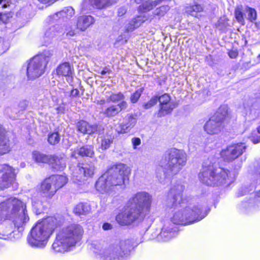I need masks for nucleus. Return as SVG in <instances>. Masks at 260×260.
I'll list each match as a JSON object with an SVG mask.
<instances>
[{
  "instance_id": "obj_37",
  "label": "nucleus",
  "mask_w": 260,
  "mask_h": 260,
  "mask_svg": "<svg viewBox=\"0 0 260 260\" xmlns=\"http://www.w3.org/2000/svg\"><path fill=\"white\" fill-rule=\"evenodd\" d=\"M113 142V137L111 135H106L103 137H101L99 142L101 143V148L105 150L110 147Z\"/></svg>"
},
{
  "instance_id": "obj_52",
  "label": "nucleus",
  "mask_w": 260,
  "mask_h": 260,
  "mask_svg": "<svg viewBox=\"0 0 260 260\" xmlns=\"http://www.w3.org/2000/svg\"><path fill=\"white\" fill-rule=\"evenodd\" d=\"M126 9L124 8H120L118 11V15L121 16L126 13Z\"/></svg>"
},
{
  "instance_id": "obj_1",
  "label": "nucleus",
  "mask_w": 260,
  "mask_h": 260,
  "mask_svg": "<svg viewBox=\"0 0 260 260\" xmlns=\"http://www.w3.org/2000/svg\"><path fill=\"white\" fill-rule=\"evenodd\" d=\"M29 220L26 205L15 198L0 204V238L12 240L14 228L22 227Z\"/></svg>"
},
{
  "instance_id": "obj_5",
  "label": "nucleus",
  "mask_w": 260,
  "mask_h": 260,
  "mask_svg": "<svg viewBox=\"0 0 260 260\" xmlns=\"http://www.w3.org/2000/svg\"><path fill=\"white\" fill-rule=\"evenodd\" d=\"M58 225L57 219L54 217L38 221L32 227L27 236L28 245L34 248H44Z\"/></svg>"
},
{
  "instance_id": "obj_54",
  "label": "nucleus",
  "mask_w": 260,
  "mask_h": 260,
  "mask_svg": "<svg viewBox=\"0 0 260 260\" xmlns=\"http://www.w3.org/2000/svg\"><path fill=\"white\" fill-rule=\"evenodd\" d=\"M10 1L11 0H0V4H2V3H4L3 7H7V5H9V3H10Z\"/></svg>"
},
{
  "instance_id": "obj_17",
  "label": "nucleus",
  "mask_w": 260,
  "mask_h": 260,
  "mask_svg": "<svg viewBox=\"0 0 260 260\" xmlns=\"http://www.w3.org/2000/svg\"><path fill=\"white\" fill-rule=\"evenodd\" d=\"M40 190L43 196L49 199L51 198L57 191L56 187L54 186L49 177L42 182L40 187Z\"/></svg>"
},
{
  "instance_id": "obj_61",
  "label": "nucleus",
  "mask_w": 260,
  "mask_h": 260,
  "mask_svg": "<svg viewBox=\"0 0 260 260\" xmlns=\"http://www.w3.org/2000/svg\"><path fill=\"white\" fill-rule=\"evenodd\" d=\"M104 103H105V100H101V102H100V104H103Z\"/></svg>"
},
{
  "instance_id": "obj_48",
  "label": "nucleus",
  "mask_w": 260,
  "mask_h": 260,
  "mask_svg": "<svg viewBox=\"0 0 260 260\" xmlns=\"http://www.w3.org/2000/svg\"><path fill=\"white\" fill-rule=\"evenodd\" d=\"M229 56L231 58H235L238 55V52L237 50H231L228 52Z\"/></svg>"
},
{
  "instance_id": "obj_44",
  "label": "nucleus",
  "mask_w": 260,
  "mask_h": 260,
  "mask_svg": "<svg viewBox=\"0 0 260 260\" xmlns=\"http://www.w3.org/2000/svg\"><path fill=\"white\" fill-rule=\"evenodd\" d=\"M158 101V97L154 96L152 97L149 101L144 105V108L146 109H148L155 105Z\"/></svg>"
},
{
  "instance_id": "obj_51",
  "label": "nucleus",
  "mask_w": 260,
  "mask_h": 260,
  "mask_svg": "<svg viewBox=\"0 0 260 260\" xmlns=\"http://www.w3.org/2000/svg\"><path fill=\"white\" fill-rule=\"evenodd\" d=\"M79 94V91L77 89H74L72 90L71 92V96L73 97H76L78 96Z\"/></svg>"
},
{
  "instance_id": "obj_4",
  "label": "nucleus",
  "mask_w": 260,
  "mask_h": 260,
  "mask_svg": "<svg viewBox=\"0 0 260 260\" xmlns=\"http://www.w3.org/2000/svg\"><path fill=\"white\" fill-rule=\"evenodd\" d=\"M83 234V228L79 224L70 223L64 225L57 234L52 245V250L56 253L70 251L80 241Z\"/></svg>"
},
{
  "instance_id": "obj_59",
  "label": "nucleus",
  "mask_w": 260,
  "mask_h": 260,
  "mask_svg": "<svg viewBox=\"0 0 260 260\" xmlns=\"http://www.w3.org/2000/svg\"><path fill=\"white\" fill-rule=\"evenodd\" d=\"M143 0H135V2L138 4L140 3Z\"/></svg>"
},
{
  "instance_id": "obj_6",
  "label": "nucleus",
  "mask_w": 260,
  "mask_h": 260,
  "mask_svg": "<svg viewBox=\"0 0 260 260\" xmlns=\"http://www.w3.org/2000/svg\"><path fill=\"white\" fill-rule=\"evenodd\" d=\"M186 161V154L183 150L171 149L166 152L165 158L160 160L157 171L162 170L165 176L176 174L185 165Z\"/></svg>"
},
{
  "instance_id": "obj_21",
  "label": "nucleus",
  "mask_w": 260,
  "mask_h": 260,
  "mask_svg": "<svg viewBox=\"0 0 260 260\" xmlns=\"http://www.w3.org/2000/svg\"><path fill=\"white\" fill-rule=\"evenodd\" d=\"M116 0H84L83 7H88L90 5L97 9H104L115 3Z\"/></svg>"
},
{
  "instance_id": "obj_46",
  "label": "nucleus",
  "mask_w": 260,
  "mask_h": 260,
  "mask_svg": "<svg viewBox=\"0 0 260 260\" xmlns=\"http://www.w3.org/2000/svg\"><path fill=\"white\" fill-rule=\"evenodd\" d=\"M132 143L133 144V147L134 149H136L137 146L140 145L141 143V141L140 138L134 137L132 139Z\"/></svg>"
},
{
  "instance_id": "obj_34",
  "label": "nucleus",
  "mask_w": 260,
  "mask_h": 260,
  "mask_svg": "<svg viewBox=\"0 0 260 260\" xmlns=\"http://www.w3.org/2000/svg\"><path fill=\"white\" fill-rule=\"evenodd\" d=\"M170 7L168 5H164L156 8L153 12V15H150L153 20H159L169 11Z\"/></svg>"
},
{
  "instance_id": "obj_50",
  "label": "nucleus",
  "mask_w": 260,
  "mask_h": 260,
  "mask_svg": "<svg viewBox=\"0 0 260 260\" xmlns=\"http://www.w3.org/2000/svg\"><path fill=\"white\" fill-rule=\"evenodd\" d=\"M57 114H62L64 112V107L63 106H59L55 108Z\"/></svg>"
},
{
  "instance_id": "obj_56",
  "label": "nucleus",
  "mask_w": 260,
  "mask_h": 260,
  "mask_svg": "<svg viewBox=\"0 0 260 260\" xmlns=\"http://www.w3.org/2000/svg\"><path fill=\"white\" fill-rule=\"evenodd\" d=\"M74 177H76L77 178V180L79 181H81L82 180H83V179L82 178V176H78L74 175Z\"/></svg>"
},
{
  "instance_id": "obj_41",
  "label": "nucleus",
  "mask_w": 260,
  "mask_h": 260,
  "mask_svg": "<svg viewBox=\"0 0 260 260\" xmlns=\"http://www.w3.org/2000/svg\"><path fill=\"white\" fill-rule=\"evenodd\" d=\"M143 91V89L142 88H140L136 90V91L133 93L131 96L130 100L131 102L133 103H136L141 95Z\"/></svg>"
},
{
  "instance_id": "obj_53",
  "label": "nucleus",
  "mask_w": 260,
  "mask_h": 260,
  "mask_svg": "<svg viewBox=\"0 0 260 260\" xmlns=\"http://www.w3.org/2000/svg\"><path fill=\"white\" fill-rule=\"evenodd\" d=\"M111 228H112V225L108 223H105L103 225V229L104 230H110V229H111Z\"/></svg>"
},
{
  "instance_id": "obj_18",
  "label": "nucleus",
  "mask_w": 260,
  "mask_h": 260,
  "mask_svg": "<svg viewBox=\"0 0 260 260\" xmlns=\"http://www.w3.org/2000/svg\"><path fill=\"white\" fill-rule=\"evenodd\" d=\"M176 235L177 228L171 224H168L164 225L157 238L164 241H168Z\"/></svg>"
},
{
  "instance_id": "obj_7",
  "label": "nucleus",
  "mask_w": 260,
  "mask_h": 260,
  "mask_svg": "<svg viewBox=\"0 0 260 260\" xmlns=\"http://www.w3.org/2000/svg\"><path fill=\"white\" fill-rule=\"evenodd\" d=\"M200 180L207 185L215 186L230 183L232 180L229 171L222 168L203 165L199 174Z\"/></svg>"
},
{
  "instance_id": "obj_57",
  "label": "nucleus",
  "mask_w": 260,
  "mask_h": 260,
  "mask_svg": "<svg viewBox=\"0 0 260 260\" xmlns=\"http://www.w3.org/2000/svg\"><path fill=\"white\" fill-rule=\"evenodd\" d=\"M255 25L258 28H260V22L259 23H255Z\"/></svg>"
},
{
  "instance_id": "obj_40",
  "label": "nucleus",
  "mask_w": 260,
  "mask_h": 260,
  "mask_svg": "<svg viewBox=\"0 0 260 260\" xmlns=\"http://www.w3.org/2000/svg\"><path fill=\"white\" fill-rule=\"evenodd\" d=\"M246 11L248 20L252 22L256 19L257 14L254 9L247 7Z\"/></svg>"
},
{
  "instance_id": "obj_20",
  "label": "nucleus",
  "mask_w": 260,
  "mask_h": 260,
  "mask_svg": "<svg viewBox=\"0 0 260 260\" xmlns=\"http://www.w3.org/2000/svg\"><path fill=\"white\" fill-rule=\"evenodd\" d=\"M136 121V118L134 116L128 114L124 118L123 122L116 129L118 133H125L135 125Z\"/></svg>"
},
{
  "instance_id": "obj_32",
  "label": "nucleus",
  "mask_w": 260,
  "mask_h": 260,
  "mask_svg": "<svg viewBox=\"0 0 260 260\" xmlns=\"http://www.w3.org/2000/svg\"><path fill=\"white\" fill-rule=\"evenodd\" d=\"M160 4V0H155L154 1H146L139 7V11L144 14L152 10L154 7Z\"/></svg>"
},
{
  "instance_id": "obj_60",
  "label": "nucleus",
  "mask_w": 260,
  "mask_h": 260,
  "mask_svg": "<svg viewBox=\"0 0 260 260\" xmlns=\"http://www.w3.org/2000/svg\"><path fill=\"white\" fill-rule=\"evenodd\" d=\"M257 59L259 61H260V54L257 56Z\"/></svg>"
},
{
  "instance_id": "obj_28",
  "label": "nucleus",
  "mask_w": 260,
  "mask_h": 260,
  "mask_svg": "<svg viewBox=\"0 0 260 260\" xmlns=\"http://www.w3.org/2000/svg\"><path fill=\"white\" fill-rule=\"evenodd\" d=\"M153 18L149 14H142L133 18L132 20V25L133 29L137 28L141 26L144 22L146 21L151 22Z\"/></svg>"
},
{
  "instance_id": "obj_8",
  "label": "nucleus",
  "mask_w": 260,
  "mask_h": 260,
  "mask_svg": "<svg viewBox=\"0 0 260 260\" xmlns=\"http://www.w3.org/2000/svg\"><path fill=\"white\" fill-rule=\"evenodd\" d=\"M131 248V241L126 240L104 249L99 245L94 251L102 260H123L129 255Z\"/></svg>"
},
{
  "instance_id": "obj_25",
  "label": "nucleus",
  "mask_w": 260,
  "mask_h": 260,
  "mask_svg": "<svg viewBox=\"0 0 260 260\" xmlns=\"http://www.w3.org/2000/svg\"><path fill=\"white\" fill-rule=\"evenodd\" d=\"M5 129L0 125V155L10 151L9 140L6 136Z\"/></svg>"
},
{
  "instance_id": "obj_14",
  "label": "nucleus",
  "mask_w": 260,
  "mask_h": 260,
  "mask_svg": "<svg viewBox=\"0 0 260 260\" xmlns=\"http://www.w3.org/2000/svg\"><path fill=\"white\" fill-rule=\"evenodd\" d=\"M15 179L14 170L11 167L5 164L0 165V189L9 187Z\"/></svg>"
},
{
  "instance_id": "obj_36",
  "label": "nucleus",
  "mask_w": 260,
  "mask_h": 260,
  "mask_svg": "<svg viewBox=\"0 0 260 260\" xmlns=\"http://www.w3.org/2000/svg\"><path fill=\"white\" fill-rule=\"evenodd\" d=\"M106 99L107 102L117 103L121 101H123L124 96L121 92L116 93L108 92L106 94Z\"/></svg>"
},
{
  "instance_id": "obj_35",
  "label": "nucleus",
  "mask_w": 260,
  "mask_h": 260,
  "mask_svg": "<svg viewBox=\"0 0 260 260\" xmlns=\"http://www.w3.org/2000/svg\"><path fill=\"white\" fill-rule=\"evenodd\" d=\"M90 207L87 203H80L76 206L74 212L78 215L86 214L90 212Z\"/></svg>"
},
{
  "instance_id": "obj_16",
  "label": "nucleus",
  "mask_w": 260,
  "mask_h": 260,
  "mask_svg": "<svg viewBox=\"0 0 260 260\" xmlns=\"http://www.w3.org/2000/svg\"><path fill=\"white\" fill-rule=\"evenodd\" d=\"M160 104V109L158 112L159 116H162L172 112L175 108L174 103L171 102L170 96L167 93L158 97Z\"/></svg>"
},
{
  "instance_id": "obj_12",
  "label": "nucleus",
  "mask_w": 260,
  "mask_h": 260,
  "mask_svg": "<svg viewBox=\"0 0 260 260\" xmlns=\"http://www.w3.org/2000/svg\"><path fill=\"white\" fill-rule=\"evenodd\" d=\"M128 203L147 215L151 208L152 197L147 192L139 191L133 194Z\"/></svg>"
},
{
  "instance_id": "obj_13",
  "label": "nucleus",
  "mask_w": 260,
  "mask_h": 260,
  "mask_svg": "<svg viewBox=\"0 0 260 260\" xmlns=\"http://www.w3.org/2000/svg\"><path fill=\"white\" fill-rule=\"evenodd\" d=\"M245 149L246 146L242 143L232 145L222 150L220 155L225 161H232L242 155Z\"/></svg>"
},
{
  "instance_id": "obj_47",
  "label": "nucleus",
  "mask_w": 260,
  "mask_h": 260,
  "mask_svg": "<svg viewBox=\"0 0 260 260\" xmlns=\"http://www.w3.org/2000/svg\"><path fill=\"white\" fill-rule=\"evenodd\" d=\"M218 24H219V26L221 24H222V26H221V27H220L221 29H222L223 28H225L227 26L229 25V24L228 23V20H226V18H224V17L221 18L218 21Z\"/></svg>"
},
{
  "instance_id": "obj_26",
  "label": "nucleus",
  "mask_w": 260,
  "mask_h": 260,
  "mask_svg": "<svg viewBox=\"0 0 260 260\" xmlns=\"http://www.w3.org/2000/svg\"><path fill=\"white\" fill-rule=\"evenodd\" d=\"M66 158L63 157L52 156L50 161L51 167L56 171H62L66 167Z\"/></svg>"
},
{
  "instance_id": "obj_58",
  "label": "nucleus",
  "mask_w": 260,
  "mask_h": 260,
  "mask_svg": "<svg viewBox=\"0 0 260 260\" xmlns=\"http://www.w3.org/2000/svg\"><path fill=\"white\" fill-rule=\"evenodd\" d=\"M255 196H256L258 197H260V190L256 193Z\"/></svg>"
},
{
  "instance_id": "obj_24",
  "label": "nucleus",
  "mask_w": 260,
  "mask_h": 260,
  "mask_svg": "<svg viewBox=\"0 0 260 260\" xmlns=\"http://www.w3.org/2000/svg\"><path fill=\"white\" fill-rule=\"evenodd\" d=\"M94 154L93 148L91 146H86L74 150L71 154L72 157L77 158L80 156L92 157Z\"/></svg>"
},
{
  "instance_id": "obj_22",
  "label": "nucleus",
  "mask_w": 260,
  "mask_h": 260,
  "mask_svg": "<svg viewBox=\"0 0 260 260\" xmlns=\"http://www.w3.org/2000/svg\"><path fill=\"white\" fill-rule=\"evenodd\" d=\"M94 22V18L90 16H81L78 18L76 28L84 31Z\"/></svg>"
},
{
  "instance_id": "obj_45",
  "label": "nucleus",
  "mask_w": 260,
  "mask_h": 260,
  "mask_svg": "<svg viewBox=\"0 0 260 260\" xmlns=\"http://www.w3.org/2000/svg\"><path fill=\"white\" fill-rule=\"evenodd\" d=\"M66 31L67 36H69L70 37H73L76 34L75 27L73 28L69 26H68L66 28Z\"/></svg>"
},
{
  "instance_id": "obj_27",
  "label": "nucleus",
  "mask_w": 260,
  "mask_h": 260,
  "mask_svg": "<svg viewBox=\"0 0 260 260\" xmlns=\"http://www.w3.org/2000/svg\"><path fill=\"white\" fill-rule=\"evenodd\" d=\"M203 11V7L197 3L189 4L185 7L186 13L197 18L201 16L200 13L202 12Z\"/></svg>"
},
{
  "instance_id": "obj_43",
  "label": "nucleus",
  "mask_w": 260,
  "mask_h": 260,
  "mask_svg": "<svg viewBox=\"0 0 260 260\" xmlns=\"http://www.w3.org/2000/svg\"><path fill=\"white\" fill-rule=\"evenodd\" d=\"M235 15L237 20L242 25H244L245 23L243 15L239 9H236L235 10Z\"/></svg>"
},
{
  "instance_id": "obj_3",
  "label": "nucleus",
  "mask_w": 260,
  "mask_h": 260,
  "mask_svg": "<svg viewBox=\"0 0 260 260\" xmlns=\"http://www.w3.org/2000/svg\"><path fill=\"white\" fill-rule=\"evenodd\" d=\"M131 169L127 165L119 164L108 169L98 180L95 188L99 192L111 194L117 185L128 182Z\"/></svg>"
},
{
  "instance_id": "obj_38",
  "label": "nucleus",
  "mask_w": 260,
  "mask_h": 260,
  "mask_svg": "<svg viewBox=\"0 0 260 260\" xmlns=\"http://www.w3.org/2000/svg\"><path fill=\"white\" fill-rule=\"evenodd\" d=\"M75 14L74 9L71 7H68L63 9L61 11L56 14L57 16L62 17L67 19H70Z\"/></svg>"
},
{
  "instance_id": "obj_55",
  "label": "nucleus",
  "mask_w": 260,
  "mask_h": 260,
  "mask_svg": "<svg viewBox=\"0 0 260 260\" xmlns=\"http://www.w3.org/2000/svg\"><path fill=\"white\" fill-rule=\"evenodd\" d=\"M110 70L107 68L104 69L101 73V75H104L107 73H109Z\"/></svg>"
},
{
  "instance_id": "obj_23",
  "label": "nucleus",
  "mask_w": 260,
  "mask_h": 260,
  "mask_svg": "<svg viewBox=\"0 0 260 260\" xmlns=\"http://www.w3.org/2000/svg\"><path fill=\"white\" fill-rule=\"evenodd\" d=\"M127 104L125 101H121L117 105H112L108 107L104 112L108 117H113L118 114L121 111L125 110Z\"/></svg>"
},
{
  "instance_id": "obj_49",
  "label": "nucleus",
  "mask_w": 260,
  "mask_h": 260,
  "mask_svg": "<svg viewBox=\"0 0 260 260\" xmlns=\"http://www.w3.org/2000/svg\"><path fill=\"white\" fill-rule=\"evenodd\" d=\"M32 206L35 208H37L38 209H40V207L42 205V202H40V201H38L37 202L36 200H35V198H33L32 199Z\"/></svg>"
},
{
  "instance_id": "obj_42",
  "label": "nucleus",
  "mask_w": 260,
  "mask_h": 260,
  "mask_svg": "<svg viewBox=\"0 0 260 260\" xmlns=\"http://www.w3.org/2000/svg\"><path fill=\"white\" fill-rule=\"evenodd\" d=\"M250 139L254 144H256L260 142V134L257 129L253 130L250 137Z\"/></svg>"
},
{
  "instance_id": "obj_2",
  "label": "nucleus",
  "mask_w": 260,
  "mask_h": 260,
  "mask_svg": "<svg viewBox=\"0 0 260 260\" xmlns=\"http://www.w3.org/2000/svg\"><path fill=\"white\" fill-rule=\"evenodd\" d=\"M184 190V186L177 184L172 187L168 193L169 202L175 206V211L171 218L174 224H191L200 221L206 215L202 213L201 207L185 202L183 199Z\"/></svg>"
},
{
  "instance_id": "obj_19",
  "label": "nucleus",
  "mask_w": 260,
  "mask_h": 260,
  "mask_svg": "<svg viewBox=\"0 0 260 260\" xmlns=\"http://www.w3.org/2000/svg\"><path fill=\"white\" fill-rule=\"evenodd\" d=\"M78 131L83 134H91L94 133H100L103 130L101 125L89 124L85 121H81L78 123Z\"/></svg>"
},
{
  "instance_id": "obj_33",
  "label": "nucleus",
  "mask_w": 260,
  "mask_h": 260,
  "mask_svg": "<svg viewBox=\"0 0 260 260\" xmlns=\"http://www.w3.org/2000/svg\"><path fill=\"white\" fill-rule=\"evenodd\" d=\"M78 168L80 173L84 177H90L94 174V166L92 164H84L79 166Z\"/></svg>"
},
{
  "instance_id": "obj_10",
  "label": "nucleus",
  "mask_w": 260,
  "mask_h": 260,
  "mask_svg": "<svg viewBox=\"0 0 260 260\" xmlns=\"http://www.w3.org/2000/svg\"><path fill=\"white\" fill-rule=\"evenodd\" d=\"M52 54L51 51H45L29 60L26 67L27 75L29 79L38 78L44 73L45 68Z\"/></svg>"
},
{
  "instance_id": "obj_62",
  "label": "nucleus",
  "mask_w": 260,
  "mask_h": 260,
  "mask_svg": "<svg viewBox=\"0 0 260 260\" xmlns=\"http://www.w3.org/2000/svg\"><path fill=\"white\" fill-rule=\"evenodd\" d=\"M257 129L259 132V133L260 134V125L257 128Z\"/></svg>"
},
{
  "instance_id": "obj_30",
  "label": "nucleus",
  "mask_w": 260,
  "mask_h": 260,
  "mask_svg": "<svg viewBox=\"0 0 260 260\" xmlns=\"http://www.w3.org/2000/svg\"><path fill=\"white\" fill-rule=\"evenodd\" d=\"M49 178L56 187V191L66 185L68 181V179L65 175H52Z\"/></svg>"
},
{
  "instance_id": "obj_9",
  "label": "nucleus",
  "mask_w": 260,
  "mask_h": 260,
  "mask_svg": "<svg viewBox=\"0 0 260 260\" xmlns=\"http://www.w3.org/2000/svg\"><path fill=\"white\" fill-rule=\"evenodd\" d=\"M230 119L228 107L221 106L218 111L204 124L205 132L210 135L219 134L224 127V123Z\"/></svg>"
},
{
  "instance_id": "obj_11",
  "label": "nucleus",
  "mask_w": 260,
  "mask_h": 260,
  "mask_svg": "<svg viewBox=\"0 0 260 260\" xmlns=\"http://www.w3.org/2000/svg\"><path fill=\"white\" fill-rule=\"evenodd\" d=\"M146 215L143 211L127 203L126 208L116 216V220L121 225H129L141 222Z\"/></svg>"
},
{
  "instance_id": "obj_15",
  "label": "nucleus",
  "mask_w": 260,
  "mask_h": 260,
  "mask_svg": "<svg viewBox=\"0 0 260 260\" xmlns=\"http://www.w3.org/2000/svg\"><path fill=\"white\" fill-rule=\"evenodd\" d=\"M56 73L58 76L66 77L67 81L71 83L75 75L74 68L69 62L60 63L56 68Z\"/></svg>"
},
{
  "instance_id": "obj_39",
  "label": "nucleus",
  "mask_w": 260,
  "mask_h": 260,
  "mask_svg": "<svg viewBox=\"0 0 260 260\" xmlns=\"http://www.w3.org/2000/svg\"><path fill=\"white\" fill-rule=\"evenodd\" d=\"M48 142L51 145H55L60 141V136L57 132H53L48 135Z\"/></svg>"
},
{
  "instance_id": "obj_31",
  "label": "nucleus",
  "mask_w": 260,
  "mask_h": 260,
  "mask_svg": "<svg viewBox=\"0 0 260 260\" xmlns=\"http://www.w3.org/2000/svg\"><path fill=\"white\" fill-rule=\"evenodd\" d=\"M32 159L37 164L48 163L51 158V155H47L38 151L32 153Z\"/></svg>"
},
{
  "instance_id": "obj_29",
  "label": "nucleus",
  "mask_w": 260,
  "mask_h": 260,
  "mask_svg": "<svg viewBox=\"0 0 260 260\" xmlns=\"http://www.w3.org/2000/svg\"><path fill=\"white\" fill-rule=\"evenodd\" d=\"M63 32L62 29L59 25L52 26L46 31L45 37L49 41L54 38L60 36Z\"/></svg>"
}]
</instances>
